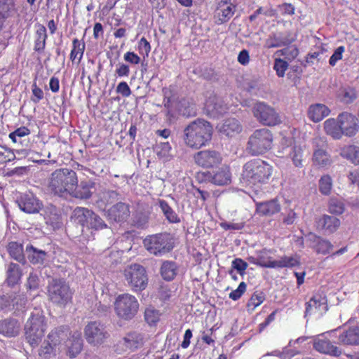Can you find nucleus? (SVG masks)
I'll return each instance as SVG.
<instances>
[{
    "label": "nucleus",
    "mask_w": 359,
    "mask_h": 359,
    "mask_svg": "<svg viewBox=\"0 0 359 359\" xmlns=\"http://www.w3.org/2000/svg\"><path fill=\"white\" fill-rule=\"evenodd\" d=\"M16 203L22 211L28 214L38 213L43 207L42 201L31 192L20 194Z\"/></svg>",
    "instance_id": "nucleus-17"
},
{
    "label": "nucleus",
    "mask_w": 359,
    "mask_h": 359,
    "mask_svg": "<svg viewBox=\"0 0 359 359\" xmlns=\"http://www.w3.org/2000/svg\"><path fill=\"white\" fill-rule=\"evenodd\" d=\"M340 156L355 165H359V147L355 145L344 146L340 150Z\"/></svg>",
    "instance_id": "nucleus-37"
},
{
    "label": "nucleus",
    "mask_w": 359,
    "mask_h": 359,
    "mask_svg": "<svg viewBox=\"0 0 359 359\" xmlns=\"http://www.w3.org/2000/svg\"><path fill=\"white\" fill-rule=\"evenodd\" d=\"M140 304L137 298L128 293L117 296L114 302V311L118 318L130 320L139 311Z\"/></svg>",
    "instance_id": "nucleus-7"
},
{
    "label": "nucleus",
    "mask_w": 359,
    "mask_h": 359,
    "mask_svg": "<svg viewBox=\"0 0 359 359\" xmlns=\"http://www.w3.org/2000/svg\"><path fill=\"white\" fill-rule=\"evenodd\" d=\"M95 183L91 181H81L73 188L72 193L70 196L80 198L88 199L91 197L94 189Z\"/></svg>",
    "instance_id": "nucleus-30"
},
{
    "label": "nucleus",
    "mask_w": 359,
    "mask_h": 359,
    "mask_svg": "<svg viewBox=\"0 0 359 359\" xmlns=\"http://www.w3.org/2000/svg\"><path fill=\"white\" fill-rule=\"evenodd\" d=\"M272 133L267 128L255 130L249 137L247 150L253 156L262 154L271 148Z\"/></svg>",
    "instance_id": "nucleus-6"
},
{
    "label": "nucleus",
    "mask_w": 359,
    "mask_h": 359,
    "mask_svg": "<svg viewBox=\"0 0 359 359\" xmlns=\"http://www.w3.org/2000/svg\"><path fill=\"white\" fill-rule=\"evenodd\" d=\"M123 345L126 348L133 351L143 344V336L136 331L128 332L123 338Z\"/></svg>",
    "instance_id": "nucleus-33"
},
{
    "label": "nucleus",
    "mask_w": 359,
    "mask_h": 359,
    "mask_svg": "<svg viewBox=\"0 0 359 359\" xmlns=\"http://www.w3.org/2000/svg\"><path fill=\"white\" fill-rule=\"evenodd\" d=\"M330 113L329 108L323 104H315L309 107L308 111L309 118L317 123L327 116Z\"/></svg>",
    "instance_id": "nucleus-32"
},
{
    "label": "nucleus",
    "mask_w": 359,
    "mask_h": 359,
    "mask_svg": "<svg viewBox=\"0 0 359 359\" xmlns=\"http://www.w3.org/2000/svg\"><path fill=\"white\" fill-rule=\"evenodd\" d=\"M64 332L61 327L51 330L37 351L39 359H55L56 348L60 344Z\"/></svg>",
    "instance_id": "nucleus-10"
},
{
    "label": "nucleus",
    "mask_w": 359,
    "mask_h": 359,
    "mask_svg": "<svg viewBox=\"0 0 359 359\" xmlns=\"http://www.w3.org/2000/svg\"><path fill=\"white\" fill-rule=\"evenodd\" d=\"M327 210L332 215H341L345 211V204L342 200L332 197L327 203Z\"/></svg>",
    "instance_id": "nucleus-45"
},
{
    "label": "nucleus",
    "mask_w": 359,
    "mask_h": 359,
    "mask_svg": "<svg viewBox=\"0 0 359 359\" xmlns=\"http://www.w3.org/2000/svg\"><path fill=\"white\" fill-rule=\"evenodd\" d=\"M341 225L339 218L324 214L316 220V226L325 235H330L336 232Z\"/></svg>",
    "instance_id": "nucleus-21"
},
{
    "label": "nucleus",
    "mask_w": 359,
    "mask_h": 359,
    "mask_svg": "<svg viewBox=\"0 0 359 359\" xmlns=\"http://www.w3.org/2000/svg\"><path fill=\"white\" fill-rule=\"evenodd\" d=\"M201 180L211 182L218 186L229 184L231 182V172L228 165H224L215 171H206L198 174Z\"/></svg>",
    "instance_id": "nucleus-13"
},
{
    "label": "nucleus",
    "mask_w": 359,
    "mask_h": 359,
    "mask_svg": "<svg viewBox=\"0 0 359 359\" xmlns=\"http://www.w3.org/2000/svg\"><path fill=\"white\" fill-rule=\"evenodd\" d=\"M212 132V126L208 121L197 118L184 129L183 140L188 147L199 149L211 140Z\"/></svg>",
    "instance_id": "nucleus-2"
},
{
    "label": "nucleus",
    "mask_w": 359,
    "mask_h": 359,
    "mask_svg": "<svg viewBox=\"0 0 359 359\" xmlns=\"http://www.w3.org/2000/svg\"><path fill=\"white\" fill-rule=\"evenodd\" d=\"M46 330L45 317L42 311L34 309L25 325V338L27 343L35 348L41 343Z\"/></svg>",
    "instance_id": "nucleus-4"
},
{
    "label": "nucleus",
    "mask_w": 359,
    "mask_h": 359,
    "mask_svg": "<svg viewBox=\"0 0 359 359\" xmlns=\"http://www.w3.org/2000/svg\"><path fill=\"white\" fill-rule=\"evenodd\" d=\"M280 55L284 56L285 59L289 60L294 59L299 54V50L295 47H287L277 52Z\"/></svg>",
    "instance_id": "nucleus-62"
},
{
    "label": "nucleus",
    "mask_w": 359,
    "mask_h": 359,
    "mask_svg": "<svg viewBox=\"0 0 359 359\" xmlns=\"http://www.w3.org/2000/svg\"><path fill=\"white\" fill-rule=\"evenodd\" d=\"M125 279L134 292L144 290L148 283V278L144 266L138 264L128 266L124 270Z\"/></svg>",
    "instance_id": "nucleus-9"
},
{
    "label": "nucleus",
    "mask_w": 359,
    "mask_h": 359,
    "mask_svg": "<svg viewBox=\"0 0 359 359\" xmlns=\"http://www.w3.org/2000/svg\"><path fill=\"white\" fill-rule=\"evenodd\" d=\"M218 130L222 135L233 137L242 130V126L237 119L230 118L219 126Z\"/></svg>",
    "instance_id": "nucleus-28"
},
{
    "label": "nucleus",
    "mask_w": 359,
    "mask_h": 359,
    "mask_svg": "<svg viewBox=\"0 0 359 359\" xmlns=\"http://www.w3.org/2000/svg\"><path fill=\"white\" fill-rule=\"evenodd\" d=\"M40 278L36 273H29L25 283L26 289L28 290H36L39 287Z\"/></svg>",
    "instance_id": "nucleus-56"
},
{
    "label": "nucleus",
    "mask_w": 359,
    "mask_h": 359,
    "mask_svg": "<svg viewBox=\"0 0 359 359\" xmlns=\"http://www.w3.org/2000/svg\"><path fill=\"white\" fill-rule=\"evenodd\" d=\"M288 62L283 59L276 58L274 61L273 69L278 77L283 78L288 69Z\"/></svg>",
    "instance_id": "nucleus-58"
},
{
    "label": "nucleus",
    "mask_w": 359,
    "mask_h": 359,
    "mask_svg": "<svg viewBox=\"0 0 359 359\" xmlns=\"http://www.w3.org/2000/svg\"><path fill=\"white\" fill-rule=\"evenodd\" d=\"M341 101L345 104L352 103L357 98V93L353 88H346L339 93Z\"/></svg>",
    "instance_id": "nucleus-52"
},
{
    "label": "nucleus",
    "mask_w": 359,
    "mask_h": 359,
    "mask_svg": "<svg viewBox=\"0 0 359 359\" xmlns=\"http://www.w3.org/2000/svg\"><path fill=\"white\" fill-rule=\"evenodd\" d=\"M280 268H292L300 264L299 258L297 255L294 256H283L279 259Z\"/></svg>",
    "instance_id": "nucleus-50"
},
{
    "label": "nucleus",
    "mask_w": 359,
    "mask_h": 359,
    "mask_svg": "<svg viewBox=\"0 0 359 359\" xmlns=\"http://www.w3.org/2000/svg\"><path fill=\"white\" fill-rule=\"evenodd\" d=\"M327 298L324 294L316 293L306 303L305 316L316 312H325L327 310Z\"/></svg>",
    "instance_id": "nucleus-22"
},
{
    "label": "nucleus",
    "mask_w": 359,
    "mask_h": 359,
    "mask_svg": "<svg viewBox=\"0 0 359 359\" xmlns=\"http://www.w3.org/2000/svg\"><path fill=\"white\" fill-rule=\"evenodd\" d=\"M313 346L316 351L325 355L339 357L342 354V350L326 338L324 334L313 339Z\"/></svg>",
    "instance_id": "nucleus-18"
},
{
    "label": "nucleus",
    "mask_w": 359,
    "mask_h": 359,
    "mask_svg": "<svg viewBox=\"0 0 359 359\" xmlns=\"http://www.w3.org/2000/svg\"><path fill=\"white\" fill-rule=\"evenodd\" d=\"M21 264L8 262L5 266L6 279L5 282L9 287H14L19 284L22 277Z\"/></svg>",
    "instance_id": "nucleus-23"
},
{
    "label": "nucleus",
    "mask_w": 359,
    "mask_h": 359,
    "mask_svg": "<svg viewBox=\"0 0 359 359\" xmlns=\"http://www.w3.org/2000/svg\"><path fill=\"white\" fill-rule=\"evenodd\" d=\"M20 330V325L16 319L8 318L0 320V334L5 337H15L19 334Z\"/></svg>",
    "instance_id": "nucleus-27"
},
{
    "label": "nucleus",
    "mask_w": 359,
    "mask_h": 359,
    "mask_svg": "<svg viewBox=\"0 0 359 359\" xmlns=\"http://www.w3.org/2000/svg\"><path fill=\"white\" fill-rule=\"evenodd\" d=\"M144 318L149 325L155 324L159 320L158 311L154 309L148 308L144 311Z\"/></svg>",
    "instance_id": "nucleus-60"
},
{
    "label": "nucleus",
    "mask_w": 359,
    "mask_h": 359,
    "mask_svg": "<svg viewBox=\"0 0 359 359\" xmlns=\"http://www.w3.org/2000/svg\"><path fill=\"white\" fill-rule=\"evenodd\" d=\"M314 245L313 249L318 254L327 255L329 254L333 249V245L327 239L313 236Z\"/></svg>",
    "instance_id": "nucleus-42"
},
{
    "label": "nucleus",
    "mask_w": 359,
    "mask_h": 359,
    "mask_svg": "<svg viewBox=\"0 0 359 359\" xmlns=\"http://www.w3.org/2000/svg\"><path fill=\"white\" fill-rule=\"evenodd\" d=\"M177 266L175 262L172 261H164L161 266L160 272L162 278L170 281L175 278L177 275Z\"/></svg>",
    "instance_id": "nucleus-38"
},
{
    "label": "nucleus",
    "mask_w": 359,
    "mask_h": 359,
    "mask_svg": "<svg viewBox=\"0 0 359 359\" xmlns=\"http://www.w3.org/2000/svg\"><path fill=\"white\" fill-rule=\"evenodd\" d=\"M48 38L46 29L43 25H39L36 32V39L34 41V50L41 53L46 47V41Z\"/></svg>",
    "instance_id": "nucleus-40"
},
{
    "label": "nucleus",
    "mask_w": 359,
    "mask_h": 359,
    "mask_svg": "<svg viewBox=\"0 0 359 359\" xmlns=\"http://www.w3.org/2000/svg\"><path fill=\"white\" fill-rule=\"evenodd\" d=\"M231 266L232 269H236L240 275L243 276L248 264L242 259L236 258L232 261Z\"/></svg>",
    "instance_id": "nucleus-61"
},
{
    "label": "nucleus",
    "mask_w": 359,
    "mask_h": 359,
    "mask_svg": "<svg viewBox=\"0 0 359 359\" xmlns=\"http://www.w3.org/2000/svg\"><path fill=\"white\" fill-rule=\"evenodd\" d=\"M252 113L257 120L264 126H273L281 121L276 110L263 102H257L254 104Z\"/></svg>",
    "instance_id": "nucleus-11"
},
{
    "label": "nucleus",
    "mask_w": 359,
    "mask_h": 359,
    "mask_svg": "<svg viewBox=\"0 0 359 359\" xmlns=\"http://www.w3.org/2000/svg\"><path fill=\"white\" fill-rule=\"evenodd\" d=\"M280 209V205L276 198L256 203L257 212L262 216H272L279 212Z\"/></svg>",
    "instance_id": "nucleus-29"
},
{
    "label": "nucleus",
    "mask_w": 359,
    "mask_h": 359,
    "mask_svg": "<svg viewBox=\"0 0 359 359\" xmlns=\"http://www.w3.org/2000/svg\"><path fill=\"white\" fill-rule=\"evenodd\" d=\"M303 156L304 151L300 146H294L292 151L290 152V157L293 162V164L296 167H303Z\"/></svg>",
    "instance_id": "nucleus-51"
},
{
    "label": "nucleus",
    "mask_w": 359,
    "mask_h": 359,
    "mask_svg": "<svg viewBox=\"0 0 359 359\" xmlns=\"http://www.w3.org/2000/svg\"><path fill=\"white\" fill-rule=\"evenodd\" d=\"M130 215V205L128 203L118 202L105 211L104 215L111 223L123 224Z\"/></svg>",
    "instance_id": "nucleus-16"
},
{
    "label": "nucleus",
    "mask_w": 359,
    "mask_h": 359,
    "mask_svg": "<svg viewBox=\"0 0 359 359\" xmlns=\"http://www.w3.org/2000/svg\"><path fill=\"white\" fill-rule=\"evenodd\" d=\"M15 158L17 157H15L14 151L5 146L0 145V164L6 163Z\"/></svg>",
    "instance_id": "nucleus-53"
},
{
    "label": "nucleus",
    "mask_w": 359,
    "mask_h": 359,
    "mask_svg": "<svg viewBox=\"0 0 359 359\" xmlns=\"http://www.w3.org/2000/svg\"><path fill=\"white\" fill-rule=\"evenodd\" d=\"M227 105L222 98L215 95H210L205 102V111L211 118H218L227 111Z\"/></svg>",
    "instance_id": "nucleus-20"
},
{
    "label": "nucleus",
    "mask_w": 359,
    "mask_h": 359,
    "mask_svg": "<svg viewBox=\"0 0 359 359\" xmlns=\"http://www.w3.org/2000/svg\"><path fill=\"white\" fill-rule=\"evenodd\" d=\"M149 218V215L145 212H137L133 219L134 225L139 229H145L148 225Z\"/></svg>",
    "instance_id": "nucleus-57"
},
{
    "label": "nucleus",
    "mask_w": 359,
    "mask_h": 359,
    "mask_svg": "<svg viewBox=\"0 0 359 359\" xmlns=\"http://www.w3.org/2000/svg\"><path fill=\"white\" fill-rule=\"evenodd\" d=\"M195 163L203 168H211L219 165L222 161L221 154L214 149H205L194 155Z\"/></svg>",
    "instance_id": "nucleus-14"
},
{
    "label": "nucleus",
    "mask_w": 359,
    "mask_h": 359,
    "mask_svg": "<svg viewBox=\"0 0 359 359\" xmlns=\"http://www.w3.org/2000/svg\"><path fill=\"white\" fill-rule=\"evenodd\" d=\"M324 129L327 135L335 140H339L343 135L337 118L326 120L324 123Z\"/></svg>",
    "instance_id": "nucleus-39"
},
{
    "label": "nucleus",
    "mask_w": 359,
    "mask_h": 359,
    "mask_svg": "<svg viewBox=\"0 0 359 359\" xmlns=\"http://www.w3.org/2000/svg\"><path fill=\"white\" fill-rule=\"evenodd\" d=\"M91 212L92 210H88V208L77 207L73 212L72 219H73L75 223L80 224L83 227H88Z\"/></svg>",
    "instance_id": "nucleus-35"
},
{
    "label": "nucleus",
    "mask_w": 359,
    "mask_h": 359,
    "mask_svg": "<svg viewBox=\"0 0 359 359\" xmlns=\"http://www.w3.org/2000/svg\"><path fill=\"white\" fill-rule=\"evenodd\" d=\"M48 182V189L52 194L66 198L77 184L78 177L70 168H58L50 174Z\"/></svg>",
    "instance_id": "nucleus-1"
},
{
    "label": "nucleus",
    "mask_w": 359,
    "mask_h": 359,
    "mask_svg": "<svg viewBox=\"0 0 359 359\" xmlns=\"http://www.w3.org/2000/svg\"><path fill=\"white\" fill-rule=\"evenodd\" d=\"M26 252L27 258L32 264L42 265L47 260V252L34 247L32 245H27Z\"/></svg>",
    "instance_id": "nucleus-31"
},
{
    "label": "nucleus",
    "mask_w": 359,
    "mask_h": 359,
    "mask_svg": "<svg viewBox=\"0 0 359 359\" xmlns=\"http://www.w3.org/2000/svg\"><path fill=\"white\" fill-rule=\"evenodd\" d=\"M326 51L324 48H320L319 50L311 52L307 54L306 56V62L313 64V60H316L318 62H320L323 60V55Z\"/></svg>",
    "instance_id": "nucleus-63"
},
{
    "label": "nucleus",
    "mask_w": 359,
    "mask_h": 359,
    "mask_svg": "<svg viewBox=\"0 0 359 359\" xmlns=\"http://www.w3.org/2000/svg\"><path fill=\"white\" fill-rule=\"evenodd\" d=\"M337 121L342 135L347 137L354 136L359 129L358 118L348 112H343L337 116Z\"/></svg>",
    "instance_id": "nucleus-19"
},
{
    "label": "nucleus",
    "mask_w": 359,
    "mask_h": 359,
    "mask_svg": "<svg viewBox=\"0 0 359 359\" xmlns=\"http://www.w3.org/2000/svg\"><path fill=\"white\" fill-rule=\"evenodd\" d=\"M71 345L68 348V355L71 358H76L83 348V339L79 332H75L71 337Z\"/></svg>",
    "instance_id": "nucleus-36"
},
{
    "label": "nucleus",
    "mask_w": 359,
    "mask_h": 359,
    "mask_svg": "<svg viewBox=\"0 0 359 359\" xmlns=\"http://www.w3.org/2000/svg\"><path fill=\"white\" fill-rule=\"evenodd\" d=\"M339 332L338 344L344 346H359V325H343L332 330Z\"/></svg>",
    "instance_id": "nucleus-15"
},
{
    "label": "nucleus",
    "mask_w": 359,
    "mask_h": 359,
    "mask_svg": "<svg viewBox=\"0 0 359 359\" xmlns=\"http://www.w3.org/2000/svg\"><path fill=\"white\" fill-rule=\"evenodd\" d=\"M84 334L88 343L94 346L102 344L109 337L104 325L98 321L88 323L84 328Z\"/></svg>",
    "instance_id": "nucleus-12"
},
{
    "label": "nucleus",
    "mask_w": 359,
    "mask_h": 359,
    "mask_svg": "<svg viewBox=\"0 0 359 359\" xmlns=\"http://www.w3.org/2000/svg\"><path fill=\"white\" fill-rule=\"evenodd\" d=\"M295 41L290 32H280L273 34L266 41V46L269 48H278L288 46Z\"/></svg>",
    "instance_id": "nucleus-26"
},
{
    "label": "nucleus",
    "mask_w": 359,
    "mask_h": 359,
    "mask_svg": "<svg viewBox=\"0 0 359 359\" xmlns=\"http://www.w3.org/2000/svg\"><path fill=\"white\" fill-rule=\"evenodd\" d=\"M147 250L158 257L170 252L175 246L174 238L168 233H160L147 236L143 241Z\"/></svg>",
    "instance_id": "nucleus-5"
},
{
    "label": "nucleus",
    "mask_w": 359,
    "mask_h": 359,
    "mask_svg": "<svg viewBox=\"0 0 359 359\" xmlns=\"http://www.w3.org/2000/svg\"><path fill=\"white\" fill-rule=\"evenodd\" d=\"M121 198V194L116 191L114 190H107L104 191L101 196V199L104 201L106 203H113L115 201H117Z\"/></svg>",
    "instance_id": "nucleus-59"
},
{
    "label": "nucleus",
    "mask_w": 359,
    "mask_h": 359,
    "mask_svg": "<svg viewBox=\"0 0 359 359\" xmlns=\"http://www.w3.org/2000/svg\"><path fill=\"white\" fill-rule=\"evenodd\" d=\"M14 10V4L12 0L0 1V15L7 19Z\"/></svg>",
    "instance_id": "nucleus-55"
},
{
    "label": "nucleus",
    "mask_w": 359,
    "mask_h": 359,
    "mask_svg": "<svg viewBox=\"0 0 359 359\" xmlns=\"http://www.w3.org/2000/svg\"><path fill=\"white\" fill-rule=\"evenodd\" d=\"M313 161L314 164L322 168L330 166L332 163L330 155L327 150H314Z\"/></svg>",
    "instance_id": "nucleus-44"
},
{
    "label": "nucleus",
    "mask_w": 359,
    "mask_h": 359,
    "mask_svg": "<svg viewBox=\"0 0 359 359\" xmlns=\"http://www.w3.org/2000/svg\"><path fill=\"white\" fill-rule=\"evenodd\" d=\"M46 224L53 230L59 229L62 226L60 210L54 205L47 206L43 215Z\"/></svg>",
    "instance_id": "nucleus-25"
},
{
    "label": "nucleus",
    "mask_w": 359,
    "mask_h": 359,
    "mask_svg": "<svg viewBox=\"0 0 359 359\" xmlns=\"http://www.w3.org/2000/svg\"><path fill=\"white\" fill-rule=\"evenodd\" d=\"M90 214L91 215L90 217L88 228L96 231L102 230L108 228L107 224L102 219V218H101V217L95 213L93 211H92Z\"/></svg>",
    "instance_id": "nucleus-47"
},
{
    "label": "nucleus",
    "mask_w": 359,
    "mask_h": 359,
    "mask_svg": "<svg viewBox=\"0 0 359 359\" xmlns=\"http://www.w3.org/2000/svg\"><path fill=\"white\" fill-rule=\"evenodd\" d=\"M47 291L49 299L55 304L64 306L72 299L70 287L62 278L49 280Z\"/></svg>",
    "instance_id": "nucleus-8"
},
{
    "label": "nucleus",
    "mask_w": 359,
    "mask_h": 359,
    "mask_svg": "<svg viewBox=\"0 0 359 359\" xmlns=\"http://www.w3.org/2000/svg\"><path fill=\"white\" fill-rule=\"evenodd\" d=\"M247 285L245 282H241L237 289L233 290L229 295V298L233 301L239 299L246 291Z\"/></svg>",
    "instance_id": "nucleus-64"
},
{
    "label": "nucleus",
    "mask_w": 359,
    "mask_h": 359,
    "mask_svg": "<svg viewBox=\"0 0 359 359\" xmlns=\"http://www.w3.org/2000/svg\"><path fill=\"white\" fill-rule=\"evenodd\" d=\"M271 175L269 164L259 158L252 159L244 164L241 181L249 186L263 184L269 182Z\"/></svg>",
    "instance_id": "nucleus-3"
},
{
    "label": "nucleus",
    "mask_w": 359,
    "mask_h": 359,
    "mask_svg": "<svg viewBox=\"0 0 359 359\" xmlns=\"http://www.w3.org/2000/svg\"><path fill=\"white\" fill-rule=\"evenodd\" d=\"M236 11V6L229 0H221L218 2L215 11L217 23L222 24L229 21Z\"/></svg>",
    "instance_id": "nucleus-24"
},
{
    "label": "nucleus",
    "mask_w": 359,
    "mask_h": 359,
    "mask_svg": "<svg viewBox=\"0 0 359 359\" xmlns=\"http://www.w3.org/2000/svg\"><path fill=\"white\" fill-rule=\"evenodd\" d=\"M73 48L70 53V60L74 62L78 57V63H79L83 57L85 50V43H81L79 39H74L72 41Z\"/></svg>",
    "instance_id": "nucleus-48"
},
{
    "label": "nucleus",
    "mask_w": 359,
    "mask_h": 359,
    "mask_svg": "<svg viewBox=\"0 0 359 359\" xmlns=\"http://www.w3.org/2000/svg\"><path fill=\"white\" fill-rule=\"evenodd\" d=\"M265 299V294L262 291H256L252 294L251 297L250 298L247 306L250 309L252 307V309L254 310L257 306L260 305Z\"/></svg>",
    "instance_id": "nucleus-54"
},
{
    "label": "nucleus",
    "mask_w": 359,
    "mask_h": 359,
    "mask_svg": "<svg viewBox=\"0 0 359 359\" xmlns=\"http://www.w3.org/2000/svg\"><path fill=\"white\" fill-rule=\"evenodd\" d=\"M7 251L11 257L18 262L22 265H25L26 264L23 246L21 243L15 241L9 242L7 245Z\"/></svg>",
    "instance_id": "nucleus-34"
},
{
    "label": "nucleus",
    "mask_w": 359,
    "mask_h": 359,
    "mask_svg": "<svg viewBox=\"0 0 359 359\" xmlns=\"http://www.w3.org/2000/svg\"><path fill=\"white\" fill-rule=\"evenodd\" d=\"M11 294V311L23 312L27 302V297L24 294Z\"/></svg>",
    "instance_id": "nucleus-49"
},
{
    "label": "nucleus",
    "mask_w": 359,
    "mask_h": 359,
    "mask_svg": "<svg viewBox=\"0 0 359 359\" xmlns=\"http://www.w3.org/2000/svg\"><path fill=\"white\" fill-rule=\"evenodd\" d=\"M159 207L168 222L175 224L180 223V218L177 213L164 200L159 201Z\"/></svg>",
    "instance_id": "nucleus-41"
},
{
    "label": "nucleus",
    "mask_w": 359,
    "mask_h": 359,
    "mask_svg": "<svg viewBox=\"0 0 359 359\" xmlns=\"http://www.w3.org/2000/svg\"><path fill=\"white\" fill-rule=\"evenodd\" d=\"M171 150L172 147L168 142H160L154 149L158 158L165 162L172 158Z\"/></svg>",
    "instance_id": "nucleus-43"
},
{
    "label": "nucleus",
    "mask_w": 359,
    "mask_h": 359,
    "mask_svg": "<svg viewBox=\"0 0 359 359\" xmlns=\"http://www.w3.org/2000/svg\"><path fill=\"white\" fill-rule=\"evenodd\" d=\"M333 181L329 175H323L318 181L319 191L324 196H329L332 189Z\"/></svg>",
    "instance_id": "nucleus-46"
}]
</instances>
